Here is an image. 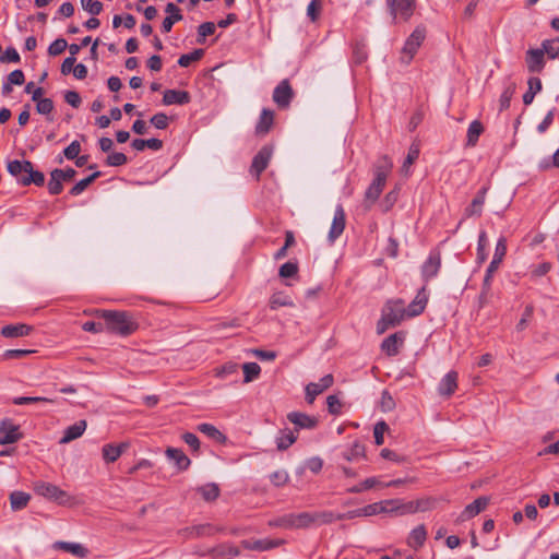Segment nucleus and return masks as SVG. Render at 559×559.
Here are the masks:
<instances>
[{
	"instance_id": "19",
	"label": "nucleus",
	"mask_w": 559,
	"mask_h": 559,
	"mask_svg": "<svg viewBox=\"0 0 559 559\" xmlns=\"http://www.w3.org/2000/svg\"><path fill=\"white\" fill-rule=\"evenodd\" d=\"M487 191L488 188L484 187L477 192L471 204L465 209L464 215L466 217H479L481 215Z\"/></svg>"
},
{
	"instance_id": "58",
	"label": "nucleus",
	"mask_w": 559,
	"mask_h": 559,
	"mask_svg": "<svg viewBox=\"0 0 559 559\" xmlns=\"http://www.w3.org/2000/svg\"><path fill=\"white\" fill-rule=\"evenodd\" d=\"M67 47H68L67 40L63 38H58L49 45L48 53L50 56H58V55L62 53Z\"/></svg>"
},
{
	"instance_id": "1",
	"label": "nucleus",
	"mask_w": 559,
	"mask_h": 559,
	"mask_svg": "<svg viewBox=\"0 0 559 559\" xmlns=\"http://www.w3.org/2000/svg\"><path fill=\"white\" fill-rule=\"evenodd\" d=\"M428 302L426 288L418 290L413 301L405 308L403 299H390L382 308L381 314L391 321L392 326L399 325L405 318L417 317L424 312Z\"/></svg>"
},
{
	"instance_id": "43",
	"label": "nucleus",
	"mask_w": 559,
	"mask_h": 559,
	"mask_svg": "<svg viewBox=\"0 0 559 559\" xmlns=\"http://www.w3.org/2000/svg\"><path fill=\"white\" fill-rule=\"evenodd\" d=\"M100 176V171H95L88 177L76 182L70 190V194L79 195L81 194L92 182H94Z\"/></svg>"
},
{
	"instance_id": "9",
	"label": "nucleus",
	"mask_w": 559,
	"mask_h": 559,
	"mask_svg": "<svg viewBox=\"0 0 559 559\" xmlns=\"http://www.w3.org/2000/svg\"><path fill=\"white\" fill-rule=\"evenodd\" d=\"M346 224L345 211L341 204L335 207L333 221L329 230L328 239L333 243L344 231Z\"/></svg>"
},
{
	"instance_id": "12",
	"label": "nucleus",
	"mask_w": 559,
	"mask_h": 559,
	"mask_svg": "<svg viewBox=\"0 0 559 559\" xmlns=\"http://www.w3.org/2000/svg\"><path fill=\"white\" fill-rule=\"evenodd\" d=\"M22 433L19 431V426L10 420H2L0 424V445L10 444L19 441Z\"/></svg>"
},
{
	"instance_id": "34",
	"label": "nucleus",
	"mask_w": 559,
	"mask_h": 559,
	"mask_svg": "<svg viewBox=\"0 0 559 559\" xmlns=\"http://www.w3.org/2000/svg\"><path fill=\"white\" fill-rule=\"evenodd\" d=\"M61 169L56 168L50 173V179L48 181V191L50 194L56 195L61 193L63 189V180L61 179Z\"/></svg>"
},
{
	"instance_id": "17",
	"label": "nucleus",
	"mask_w": 559,
	"mask_h": 559,
	"mask_svg": "<svg viewBox=\"0 0 559 559\" xmlns=\"http://www.w3.org/2000/svg\"><path fill=\"white\" fill-rule=\"evenodd\" d=\"M441 266V259L438 252H431L421 266V274L426 282L435 277Z\"/></svg>"
},
{
	"instance_id": "7",
	"label": "nucleus",
	"mask_w": 559,
	"mask_h": 559,
	"mask_svg": "<svg viewBox=\"0 0 559 559\" xmlns=\"http://www.w3.org/2000/svg\"><path fill=\"white\" fill-rule=\"evenodd\" d=\"M386 4L394 21L397 17L408 21L414 13L416 0H386Z\"/></svg>"
},
{
	"instance_id": "21",
	"label": "nucleus",
	"mask_w": 559,
	"mask_h": 559,
	"mask_svg": "<svg viewBox=\"0 0 559 559\" xmlns=\"http://www.w3.org/2000/svg\"><path fill=\"white\" fill-rule=\"evenodd\" d=\"M53 549L67 551L78 558H85L88 555V549L80 543L70 542H56L52 545Z\"/></svg>"
},
{
	"instance_id": "63",
	"label": "nucleus",
	"mask_w": 559,
	"mask_h": 559,
	"mask_svg": "<svg viewBox=\"0 0 559 559\" xmlns=\"http://www.w3.org/2000/svg\"><path fill=\"white\" fill-rule=\"evenodd\" d=\"M81 152V144L78 141L71 142L63 151L66 158L74 159Z\"/></svg>"
},
{
	"instance_id": "2",
	"label": "nucleus",
	"mask_w": 559,
	"mask_h": 559,
	"mask_svg": "<svg viewBox=\"0 0 559 559\" xmlns=\"http://www.w3.org/2000/svg\"><path fill=\"white\" fill-rule=\"evenodd\" d=\"M97 316L105 320L109 332L121 336H128L138 329V323L126 311L98 310Z\"/></svg>"
},
{
	"instance_id": "3",
	"label": "nucleus",
	"mask_w": 559,
	"mask_h": 559,
	"mask_svg": "<svg viewBox=\"0 0 559 559\" xmlns=\"http://www.w3.org/2000/svg\"><path fill=\"white\" fill-rule=\"evenodd\" d=\"M7 169L11 176L22 186H29L34 183L38 187L45 182V176L41 171L34 170L33 164L29 160H10Z\"/></svg>"
},
{
	"instance_id": "20",
	"label": "nucleus",
	"mask_w": 559,
	"mask_h": 559,
	"mask_svg": "<svg viewBox=\"0 0 559 559\" xmlns=\"http://www.w3.org/2000/svg\"><path fill=\"white\" fill-rule=\"evenodd\" d=\"M457 377L456 371H449L439 383V394L443 396H451L457 388Z\"/></svg>"
},
{
	"instance_id": "15",
	"label": "nucleus",
	"mask_w": 559,
	"mask_h": 559,
	"mask_svg": "<svg viewBox=\"0 0 559 559\" xmlns=\"http://www.w3.org/2000/svg\"><path fill=\"white\" fill-rule=\"evenodd\" d=\"M272 147L265 145L253 157L251 173H253L257 176V178H259L261 173L267 167L270 159L272 157Z\"/></svg>"
},
{
	"instance_id": "6",
	"label": "nucleus",
	"mask_w": 559,
	"mask_h": 559,
	"mask_svg": "<svg viewBox=\"0 0 559 559\" xmlns=\"http://www.w3.org/2000/svg\"><path fill=\"white\" fill-rule=\"evenodd\" d=\"M425 37L426 28L424 26L419 25L413 31L401 51V61L403 63L408 64L413 60Z\"/></svg>"
},
{
	"instance_id": "13",
	"label": "nucleus",
	"mask_w": 559,
	"mask_h": 559,
	"mask_svg": "<svg viewBox=\"0 0 559 559\" xmlns=\"http://www.w3.org/2000/svg\"><path fill=\"white\" fill-rule=\"evenodd\" d=\"M285 544L284 539H255V540H242L241 546L248 550L265 551Z\"/></svg>"
},
{
	"instance_id": "48",
	"label": "nucleus",
	"mask_w": 559,
	"mask_h": 559,
	"mask_svg": "<svg viewBox=\"0 0 559 559\" xmlns=\"http://www.w3.org/2000/svg\"><path fill=\"white\" fill-rule=\"evenodd\" d=\"M215 24L213 22H204L198 27V38L197 41L199 44H204L205 38L210 35H213L215 32Z\"/></svg>"
},
{
	"instance_id": "18",
	"label": "nucleus",
	"mask_w": 559,
	"mask_h": 559,
	"mask_svg": "<svg viewBox=\"0 0 559 559\" xmlns=\"http://www.w3.org/2000/svg\"><path fill=\"white\" fill-rule=\"evenodd\" d=\"M405 335L403 332H396L391 334L386 338L383 340L381 344V348L389 356H395L400 352V347L404 343Z\"/></svg>"
},
{
	"instance_id": "49",
	"label": "nucleus",
	"mask_w": 559,
	"mask_h": 559,
	"mask_svg": "<svg viewBox=\"0 0 559 559\" xmlns=\"http://www.w3.org/2000/svg\"><path fill=\"white\" fill-rule=\"evenodd\" d=\"M293 305L294 304H293L292 299L282 293L272 295V297L270 299V307L273 310L277 309L280 307L293 306Z\"/></svg>"
},
{
	"instance_id": "38",
	"label": "nucleus",
	"mask_w": 559,
	"mask_h": 559,
	"mask_svg": "<svg viewBox=\"0 0 559 559\" xmlns=\"http://www.w3.org/2000/svg\"><path fill=\"white\" fill-rule=\"evenodd\" d=\"M484 131V127L480 121L474 120L471 122L468 129H467V146H475L478 138Z\"/></svg>"
},
{
	"instance_id": "42",
	"label": "nucleus",
	"mask_w": 559,
	"mask_h": 559,
	"mask_svg": "<svg viewBox=\"0 0 559 559\" xmlns=\"http://www.w3.org/2000/svg\"><path fill=\"white\" fill-rule=\"evenodd\" d=\"M335 521H338L337 513L333 511H320L313 512V524L316 526H320L323 524H331Z\"/></svg>"
},
{
	"instance_id": "16",
	"label": "nucleus",
	"mask_w": 559,
	"mask_h": 559,
	"mask_svg": "<svg viewBox=\"0 0 559 559\" xmlns=\"http://www.w3.org/2000/svg\"><path fill=\"white\" fill-rule=\"evenodd\" d=\"M489 499L487 497H479L476 500H474L472 503L467 504L465 509L462 511V513L457 518V522H464L467 521L477 514H479L481 511L486 509L488 506Z\"/></svg>"
},
{
	"instance_id": "61",
	"label": "nucleus",
	"mask_w": 559,
	"mask_h": 559,
	"mask_svg": "<svg viewBox=\"0 0 559 559\" xmlns=\"http://www.w3.org/2000/svg\"><path fill=\"white\" fill-rule=\"evenodd\" d=\"M488 245V238H487V235L485 231H481L479 234V237H478V246H477V254H478V259L479 261H485L486 260V247Z\"/></svg>"
},
{
	"instance_id": "32",
	"label": "nucleus",
	"mask_w": 559,
	"mask_h": 559,
	"mask_svg": "<svg viewBox=\"0 0 559 559\" xmlns=\"http://www.w3.org/2000/svg\"><path fill=\"white\" fill-rule=\"evenodd\" d=\"M427 538V532L424 525L416 526L409 534L407 544L414 549L421 547Z\"/></svg>"
},
{
	"instance_id": "56",
	"label": "nucleus",
	"mask_w": 559,
	"mask_h": 559,
	"mask_svg": "<svg viewBox=\"0 0 559 559\" xmlns=\"http://www.w3.org/2000/svg\"><path fill=\"white\" fill-rule=\"evenodd\" d=\"M238 365L235 362H227L215 370V374L218 378L225 379L230 374L237 373Z\"/></svg>"
},
{
	"instance_id": "40",
	"label": "nucleus",
	"mask_w": 559,
	"mask_h": 559,
	"mask_svg": "<svg viewBox=\"0 0 559 559\" xmlns=\"http://www.w3.org/2000/svg\"><path fill=\"white\" fill-rule=\"evenodd\" d=\"M540 48L549 59L557 58L559 56V37L543 40Z\"/></svg>"
},
{
	"instance_id": "31",
	"label": "nucleus",
	"mask_w": 559,
	"mask_h": 559,
	"mask_svg": "<svg viewBox=\"0 0 559 559\" xmlns=\"http://www.w3.org/2000/svg\"><path fill=\"white\" fill-rule=\"evenodd\" d=\"M293 530L308 528L313 524V512L290 513Z\"/></svg>"
},
{
	"instance_id": "64",
	"label": "nucleus",
	"mask_w": 559,
	"mask_h": 559,
	"mask_svg": "<svg viewBox=\"0 0 559 559\" xmlns=\"http://www.w3.org/2000/svg\"><path fill=\"white\" fill-rule=\"evenodd\" d=\"M288 478L287 472L283 469L276 471L270 476L271 481L277 487L285 485L288 481Z\"/></svg>"
},
{
	"instance_id": "30",
	"label": "nucleus",
	"mask_w": 559,
	"mask_h": 559,
	"mask_svg": "<svg viewBox=\"0 0 559 559\" xmlns=\"http://www.w3.org/2000/svg\"><path fill=\"white\" fill-rule=\"evenodd\" d=\"M393 168V163L391 158L386 155H383L378 158L376 164L373 165V175L376 177H380L386 179Z\"/></svg>"
},
{
	"instance_id": "53",
	"label": "nucleus",
	"mask_w": 559,
	"mask_h": 559,
	"mask_svg": "<svg viewBox=\"0 0 559 559\" xmlns=\"http://www.w3.org/2000/svg\"><path fill=\"white\" fill-rule=\"evenodd\" d=\"M515 92V87L510 85L502 92L499 99V110L503 111L510 107V102Z\"/></svg>"
},
{
	"instance_id": "24",
	"label": "nucleus",
	"mask_w": 559,
	"mask_h": 559,
	"mask_svg": "<svg viewBox=\"0 0 559 559\" xmlns=\"http://www.w3.org/2000/svg\"><path fill=\"white\" fill-rule=\"evenodd\" d=\"M168 460L173 461L179 471H186L191 464L190 459L182 450L176 448H167L165 452Z\"/></svg>"
},
{
	"instance_id": "37",
	"label": "nucleus",
	"mask_w": 559,
	"mask_h": 559,
	"mask_svg": "<svg viewBox=\"0 0 559 559\" xmlns=\"http://www.w3.org/2000/svg\"><path fill=\"white\" fill-rule=\"evenodd\" d=\"M527 84L528 90L523 95V103L525 105L532 104L535 95L542 90V81L538 78H531Z\"/></svg>"
},
{
	"instance_id": "29",
	"label": "nucleus",
	"mask_w": 559,
	"mask_h": 559,
	"mask_svg": "<svg viewBox=\"0 0 559 559\" xmlns=\"http://www.w3.org/2000/svg\"><path fill=\"white\" fill-rule=\"evenodd\" d=\"M216 532L215 527L211 524H199L187 527L182 531L183 535L188 538H197L202 536H211Z\"/></svg>"
},
{
	"instance_id": "28",
	"label": "nucleus",
	"mask_w": 559,
	"mask_h": 559,
	"mask_svg": "<svg viewBox=\"0 0 559 559\" xmlns=\"http://www.w3.org/2000/svg\"><path fill=\"white\" fill-rule=\"evenodd\" d=\"M127 448V443H120L119 445L111 443L105 444L102 450L103 459L107 463H114L120 457Z\"/></svg>"
},
{
	"instance_id": "47",
	"label": "nucleus",
	"mask_w": 559,
	"mask_h": 559,
	"mask_svg": "<svg viewBox=\"0 0 559 559\" xmlns=\"http://www.w3.org/2000/svg\"><path fill=\"white\" fill-rule=\"evenodd\" d=\"M204 55L202 49H195L190 53H186L180 56L178 59V64L182 68L189 67L192 62L200 60Z\"/></svg>"
},
{
	"instance_id": "39",
	"label": "nucleus",
	"mask_w": 559,
	"mask_h": 559,
	"mask_svg": "<svg viewBox=\"0 0 559 559\" xmlns=\"http://www.w3.org/2000/svg\"><path fill=\"white\" fill-rule=\"evenodd\" d=\"M419 144L413 143L407 152L406 158L401 167V171L404 175H408L409 167L415 163V160L419 157Z\"/></svg>"
},
{
	"instance_id": "55",
	"label": "nucleus",
	"mask_w": 559,
	"mask_h": 559,
	"mask_svg": "<svg viewBox=\"0 0 559 559\" xmlns=\"http://www.w3.org/2000/svg\"><path fill=\"white\" fill-rule=\"evenodd\" d=\"M81 5L92 15H98L103 10V3L98 0H81Z\"/></svg>"
},
{
	"instance_id": "52",
	"label": "nucleus",
	"mask_w": 559,
	"mask_h": 559,
	"mask_svg": "<svg viewBox=\"0 0 559 559\" xmlns=\"http://www.w3.org/2000/svg\"><path fill=\"white\" fill-rule=\"evenodd\" d=\"M416 502V511L417 512H426L435 509L437 499L432 497H424L415 500Z\"/></svg>"
},
{
	"instance_id": "5",
	"label": "nucleus",
	"mask_w": 559,
	"mask_h": 559,
	"mask_svg": "<svg viewBox=\"0 0 559 559\" xmlns=\"http://www.w3.org/2000/svg\"><path fill=\"white\" fill-rule=\"evenodd\" d=\"M33 488L38 496L55 501L60 506H70L73 503V498L53 484L38 480L34 483Z\"/></svg>"
},
{
	"instance_id": "51",
	"label": "nucleus",
	"mask_w": 559,
	"mask_h": 559,
	"mask_svg": "<svg viewBox=\"0 0 559 559\" xmlns=\"http://www.w3.org/2000/svg\"><path fill=\"white\" fill-rule=\"evenodd\" d=\"M53 400L41 396H17L12 400L15 405L33 404V403H52Z\"/></svg>"
},
{
	"instance_id": "26",
	"label": "nucleus",
	"mask_w": 559,
	"mask_h": 559,
	"mask_svg": "<svg viewBox=\"0 0 559 559\" xmlns=\"http://www.w3.org/2000/svg\"><path fill=\"white\" fill-rule=\"evenodd\" d=\"M190 102V95L186 91L167 90L163 96V103L165 105H185Z\"/></svg>"
},
{
	"instance_id": "62",
	"label": "nucleus",
	"mask_w": 559,
	"mask_h": 559,
	"mask_svg": "<svg viewBox=\"0 0 559 559\" xmlns=\"http://www.w3.org/2000/svg\"><path fill=\"white\" fill-rule=\"evenodd\" d=\"M0 61L2 63H8V62L16 63V62L20 61V55H19V52L16 51L15 48L9 47V48L5 49L3 55L0 56Z\"/></svg>"
},
{
	"instance_id": "23",
	"label": "nucleus",
	"mask_w": 559,
	"mask_h": 559,
	"mask_svg": "<svg viewBox=\"0 0 559 559\" xmlns=\"http://www.w3.org/2000/svg\"><path fill=\"white\" fill-rule=\"evenodd\" d=\"M87 424L86 420H79L72 426H69L66 428L62 438L60 439L59 443L66 444L69 443L78 438H80L84 431L86 430Z\"/></svg>"
},
{
	"instance_id": "8",
	"label": "nucleus",
	"mask_w": 559,
	"mask_h": 559,
	"mask_svg": "<svg viewBox=\"0 0 559 559\" xmlns=\"http://www.w3.org/2000/svg\"><path fill=\"white\" fill-rule=\"evenodd\" d=\"M525 64L530 73H540L546 64L542 48H530L525 53Z\"/></svg>"
},
{
	"instance_id": "54",
	"label": "nucleus",
	"mask_w": 559,
	"mask_h": 559,
	"mask_svg": "<svg viewBox=\"0 0 559 559\" xmlns=\"http://www.w3.org/2000/svg\"><path fill=\"white\" fill-rule=\"evenodd\" d=\"M269 525L271 527H282V528H288L293 530V520L292 514H284L277 519L269 521Z\"/></svg>"
},
{
	"instance_id": "45",
	"label": "nucleus",
	"mask_w": 559,
	"mask_h": 559,
	"mask_svg": "<svg viewBox=\"0 0 559 559\" xmlns=\"http://www.w3.org/2000/svg\"><path fill=\"white\" fill-rule=\"evenodd\" d=\"M198 430L215 441H224L225 436L212 424H200Z\"/></svg>"
},
{
	"instance_id": "4",
	"label": "nucleus",
	"mask_w": 559,
	"mask_h": 559,
	"mask_svg": "<svg viewBox=\"0 0 559 559\" xmlns=\"http://www.w3.org/2000/svg\"><path fill=\"white\" fill-rule=\"evenodd\" d=\"M507 253V239L504 237H500L496 243L493 258L486 270V274L483 282V289L479 296L480 306H483L487 301V295L490 290L491 281L495 272L499 269L500 263L502 262L504 255Z\"/></svg>"
},
{
	"instance_id": "36",
	"label": "nucleus",
	"mask_w": 559,
	"mask_h": 559,
	"mask_svg": "<svg viewBox=\"0 0 559 559\" xmlns=\"http://www.w3.org/2000/svg\"><path fill=\"white\" fill-rule=\"evenodd\" d=\"M296 440L297 436L292 430L285 429L281 431L276 437V447L280 451H284L288 449Z\"/></svg>"
},
{
	"instance_id": "50",
	"label": "nucleus",
	"mask_w": 559,
	"mask_h": 559,
	"mask_svg": "<svg viewBox=\"0 0 559 559\" xmlns=\"http://www.w3.org/2000/svg\"><path fill=\"white\" fill-rule=\"evenodd\" d=\"M53 110V102L50 98H44L36 103V111L40 115L47 116L48 121H52V117H49Z\"/></svg>"
},
{
	"instance_id": "57",
	"label": "nucleus",
	"mask_w": 559,
	"mask_h": 559,
	"mask_svg": "<svg viewBox=\"0 0 559 559\" xmlns=\"http://www.w3.org/2000/svg\"><path fill=\"white\" fill-rule=\"evenodd\" d=\"M297 272H298L297 263L289 261V262L284 263L280 267L278 274L283 278H288V277L295 276L297 274Z\"/></svg>"
},
{
	"instance_id": "35",
	"label": "nucleus",
	"mask_w": 559,
	"mask_h": 559,
	"mask_svg": "<svg viewBox=\"0 0 559 559\" xmlns=\"http://www.w3.org/2000/svg\"><path fill=\"white\" fill-rule=\"evenodd\" d=\"M32 328L26 324L5 325L1 330L4 337H17L28 335Z\"/></svg>"
},
{
	"instance_id": "59",
	"label": "nucleus",
	"mask_w": 559,
	"mask_h": 559,
	"mask_svg": "<svg viewBox=\"0 0 559 559\" xmlns=\"http://www.w3.org/2000/svg\"><path fill=\"white\" fill-rule=\"evenodd\" d=\"M389 429L388 425L384 421H379L374 425L373 428V437L377 445H381L384 442V432Z\"/></svg>"
},
{
	"instance_id": "10",
	"label": "nucleus",
	"mask_w": 559,
	"mask_h": 559,
	"mask_svg": "<svg viewBox=\"0 0 559 559\" xmlns=\"http://www.w3.org/2000/svg\"><path fill=\"white\" fill-rule=\"evenodd\" d=\"M333 376L325 374L319 382H310L306 385V401L312 404L316 397L333 384Z\"/></svg>"
},
{
	"instance_id": "27",
	"label": "nucleus",
	"mask_w": 559,
	"mask_h": 559,
	"mask_svg": "<svg viewBox=\"0 0 559 559\" xmlns=\"http://www.w3.org/2000/svg\"><path fill=\"white\" fill-rule=\"evenodd\" d=\"M274 122V111L267 108H263L255 126L257 134H266L272 128Z\"/></svg>"
},
{
	"instance_id": "44",
	"label": "nucleus",
	"mask_w": 559,
	"mask_h": 559,
	"mask_svg": "<svg viewBox=\"0 0 559 559\" xmlns=\"http://www.w3.org/2000/svg\"><path fill=\"white\" fill-rule=\"evenodd\" d=\"M243 370V382L249 383L257 379L261 372V368L257 362H246L242 366Z\"/></svg>"
},
{
	"instance_id": "60",
	"label": "nucleus",
	"mask_w": 559,
	"mask_h": 559,
	"mask_svg": "<svg viewBox=\"0 0 559 559\" xmlns=\"http://www.w3.org/2000/svg\"><path fill=\"white\" fill-rule=\"evenodd\" d=\"M127 160L128 158L123 153L115 152L107 156L106 164L108 166L118 167L124 165Z\"/></svg>"
},
{
	"instance_id": "46",
	"label": "nucleus",
	"mask_w": 559,
	"mask_h": 559,
	"mask_svg": "<svg viewBox=\"0 0 559 559\" xmlns=\"http://www.w3.org/2000/svg\"><path fill=\"white\" fill-rule=\"evenodd\" d=\"M381 485L382 483H380L377 477H369L365 479L361 484L348 488L347 491L350 493H359L362 492L364 490H368Z\"/></svg>"
},
{
	"instance_id": "25",
	"label": "nucleus",
	"mask_w": 559,
	"mask_h": 559,
	"mask_svg": "<svg viewBox=\"0 0 559 559\" xmlns=\"http://www.w3.org/2000/svg\"><path fill=\"white\" fill-rule=\"evenodd\" d=\"M385 182L386 179L374 176L372 182L370 183L365 193V201L369 203V205L373 204L379 199L380 194L383 191Z\"/></svg>"
},
{
	"instance_id": "33",
	"label": "nucleus",
	"mask_w": 559,
	"mask_h": 559,
	"mask_svg": "<svg viewBox=\"0 0 559 559\" xmlns=\"http://www.w3.org/2000/svg\"><path fill=\"white\" fill-rule=\"evenodd\" d=\"M31 500V495L24 491H13L10 495V504L13 511L24 509Z\"/></svg>"
},
{
	"instance_id": "22",
	"label": "nucleus",
	"mask_w": 559,
	"mask_h": 559,
	"mask_svg": "<svg viewBox=\"0 0 559 559\" xmlns=\"http://www.w3.org/2000/svg\"><path fill=\"white\" fill-rule=\"evenodd\" d=\"M166 13H168V16H166L162 23V31L164 33H169L173 28V25L176 22H179L182 20V14L180 9L174 4V3H167L165 8Z\"/></svg>"
},
{
	"instance_id": "14",
	"label": "nucleus",
	"mask_w": 559,
	"mask_h": 559,
	"mask_svg": "<svg viewBox=\"0 0 559 559\" xmlns=\"http://www.w3.org/2000/svg\"><path fill=\"white\" fill-rule=\"evenodd\" d=\"M287 419L296 426V429H314L318 425V419L300 412H290L287 414Z\"/></svg>"
},
{
	"instance_id": "11",
	"label": "nucleus",
	"mask_w": 559,
	"mask_h": 559,
	"mask_svg": "<svg viewBox=\"0 0 559 559\" xmlns=\"http://www.w3.org/2000/svg\"><path fill=\"white\" fill-rule=\"evenodd\" d=\"M293 98V90L287 80H283L273 91V100L280 108H287Z\"/></svg>"
},
{
	"instance_id": "41",
	"label": "nucleus",
	"mask_w": 559,
	"mask_h": 559,
	"mask_svg": "<svg viewBox=\"0 0 559 559\" xmlns=\"http://www.w3.org/2000/svg\"><path fill=\"white\" fill-rule=\"evenodd\" d=\"M205 501H214L219 496V487L215 483H209L198 488Z\"/></svg>"
}]
</instances>
